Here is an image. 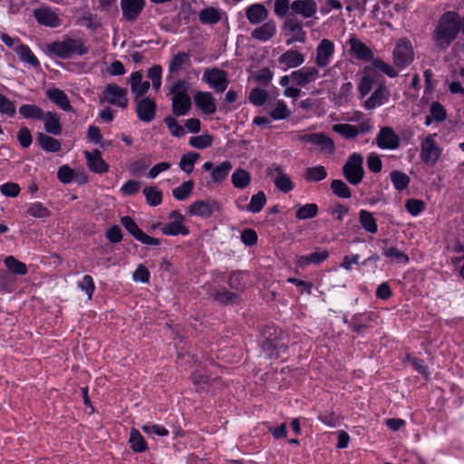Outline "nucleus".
<instances>
[{"label":"nucleus","mask_w":464,"mask_h":464,"mask_svg":"<svg viewBox=\"0 0 464 464\" xmlns=\"http://www.w3.org/2000/svg\"><path fill=\"white\" fill-rule=\"evenodd\" d=\"M142 192L149 205L156 207L162 202V192L156 187H146Z\"/></svg>","instance_id":"45"},{"label":"nucleus","mask_w":464,"mask_h":464,"mask_svg":"<svg viewBox=\"0 0 464 464\" xmlns=\"http://www.w3.org/2000/svg\"><path fill=\"white\" fill-rule=\"evenodd\" d=\"M318 212V208L314 203L305 204L304 206H302L299 208V209L296 211L295 217L298 219H307L312 218L314 216H316Z\"/></svg>","instance_id":"58"},{"label":"nucleus","mask_w":464,"mask_h":464,"mask_svg":"<svg viewBox=\"0 0 464 464\" xmlns=\"http://www.w3.org/2000/svg\"><path fill=\"white\" fill-rule=\"evenodd\" d=\"M190 380L193 385L197 387V391H204L205 385H208L209 382V377L205 375L198 371H195L190 375Z\"/></svg>","instance_id":"62"},{"label":"nucleus","mask_w":464,"mask_h":464,"mask_svg":"<svg viewBox=\"0 0 464 464\" xmlns=\"http://www.w3.org/2000/svg\"><path fill=\"white\" fill-rule=\"evenodd\" d=\"M296 140L300 142H307L319 146L321 150L333 153L335 150L334 143L331 138L324 133H304L296 136Z\"/></svg>","instance_id":"7"},{"label":"nucleus","mask_w":464,"mask_h":464,"mask_svg":"<svg viewBox=\"0 0 464 464\" xmlns=\"http://www.w3.org/2000/svg\"><path fill=\"white\" fill-rule=\"evenodd\" d=\"M215 202L198 200L190 205L189 212L199 217L208 218L213 213V206Z\"/></svg>","instance_id":"32"},{"label":"nucleus","mask_w":464,"mask_h":464,"mask_svg":"<svg viewBox=\"0 0 464 464\" xmlns=\"http://www.w3.org/2000/svg\"><path fill=\"white\" fill-rule=\"evenodd\" d=\"M150 273L149 269L143 264H140L133 272V281L146 284L150 282Z\"/></svg>","instance_id":"64"},{"label":"nucleus","mask_w":464,"mask_h":464,"mask_svg":"<svg viewBox=\"0 0 464 464\" xmlns=\"http://www.w3.org/2000/svg\"><path fill=\"white\" fill-rule=\"evenodd\" d=\"M233 168L229 160H225L219 165L215 167L211 172V179L214 183H220L224 181Z\"/></svg>","instance_id":"35"},{"label":"nucleus","mask_w":464,"mask_h":464,"mask_svg":"<svg viewBox=\"0 0 464 464\" xmlns=\"http://www.w3.org/2000/svg\"><path fill=\"white\" fill-rule=\"evenodd\" d=\"M89 169L95 173H104L108 171L109 166L102 160V153L99 150L95 149L92 152L84 151Z\"/></svg>","instance_id":"18"},{"label":"nucleus","mask_w":464,"mask_h":464,"mask_svg":"<svg viewBox=\"0 0 464 464\" xmlns=\"http://www.w3.org/2000/svg\"><path fill=\"white\" fill-rule=\"evenodd\" d=\"M461 28L459 15L455 12L443 14L435 30V40L441 48L448 47L457 37Z\"/></svg>","instance_id":"1"},{"label":"nucleus","mask_w":464,"mask_h":464,"mask_svg":"<svg viewBox=\"0 0 464 464\" xmlns=\"http://www.w3.org/2000/svg\"><path fill=\"white\" fill-rule=\"evenodd\" d=\"M327 177V171L324 166L307 168L304 172V179L310 182H318Z\"/></svg>","instance_id":"43"},{"label":"nucleus","mask_w":464,"mask_h":464,"mask_svg":"<svg viewBox=\"0 0 464 464\" xmlns=\"http://www.w3.org/2000/svg\"><path fill=\"white\" fill-rule=\"evenodd\" d=\"M69 58L72 54L84 55L88 53L89 48L85 45L84 41L81 38H66Z\"/></svg>","instance_id":"38"},{"label":"nucleus","mask_w":464,"mask_h":464,"mask_svg":"<svg viewBox=\"0 0 464 464\" xmlns=\"http://www.w3.org/2000/svg\"><path fill=\"white\" fill-rule=\"evenodd\" d=\"M145 5V0H121V7L123 17L129 21H135Z\"/></svg>","instance_id":"12"},{"label":"nucleus","mask_w":464,"mask_h":464,"mask_svg":"<svg viewBox=\"0 0 464 464\" xmlns=\"http://www.w3.org/2000/svg\"><path fill=\"white\" fill-rule=\"evenodd\" d=\"M196 106L205 114L211 115L217 111L212 94L208 92H197L194 95Z\"/></svg>","instance_id":"14"},{"label":"nucleus","mask_w":464,"mask_h":464,"mask_svg":"<svg viewBox=\"0 0 464 464\" xmlns=\"http://www.w3.org/2000/svg\"><path fill=\"white\" fill-rule=\"evenodd\" d=\"M283 30L288 31L292 37L286 41L287 45L295 42L304 43L306 34L303 29V23L295 15L287 17L283 24Z\"/></svg>","instance_id":"6"},{"label":"nucleus","mask_w":464,"mask_h":464,"mask_svg":"<svg viewBox=\"0 0 464 464\" xmlns=\"http://www.w3.org/2000/svg\"><path fill=\"white\" fill-rule=\"evenodd\" d=\"M334 45L332 41L323 39L316 48L315 63L319 67L328 65L330 58L334 54Z\"/></svg>","instance_id":"15"},{"label":"nucleus","mask_w":464,"mask_h":464,"mask_svg":"<svg viewBox=\"0 0 464 464\" xmlns=\"http://www.w3.org/2000/svg\"><path fill=\"white\" fill-rule=\"evenodd\" d=\"M331 189L333 193L341 198H351V190L349 187L341 179H334L331 182Z\"/></svg>","instance_id":"47"},{"label":"nucleus","mask_w":464,"mask_h":464,"mask_svg":"<svg viewBox=\"0 0 464 464\" xmlns=\"http://www.w3.org/2000/svg\"><path fill=\"white\" fill-rule=\"evenodd\" d=\"M386 89L383 85H380L377 90L366 100L364 107L368 110L374 109L381 105L385 99Z\"/></svg>","instance_id":"44"},{"label":"nucleus","mask_w":464,"mask_h":464,"mask_svg":"<svg viewBox=\"0 0 464 464\" xmlns=\"http://www.w3.org/2000/svg\"><path fill=\"white\" fill-rule=\"evenodd\" d=\"M194 187L193 180H188L183 182L180 186L173 189L172 194L178 200H185L191 194Z\"/></svg>","instance_id":"48"},{"label":"nucleus","mask_w":464,"mask_h":464,"mask_svg":"<svg viewBox=\"0 0 464 464\" xmlns=\"http://www.w3.org/2000/svg\"><path fill=\"white\" fill-rule=\"evenodd\" d=\"M333 130L346 139H353L357 136L356 126L347 123L335 124Z\"/></svg>","instance_id":"56"},{"label":"nucleus","mask_w":464,"mask_h":464,"mask_svg":"<svg viewBox=\"0 0 464 464\" xmlns=\"http://www.w3.org/2000/svg\"><path fill=\"white\" fill-rule=\"evenodd\" d=\"M171 220L162 227V232H188L183 226L184 217L177 211L170 214Z\"/></svg>","instance_id":"31"},{"label":"nucleus","mask_w":464,"mask_h":464,"mask_svg":"<svg viewBox=\"0 0 464 464\" xmlns=\"http://www.w3.org/2000/svg\"><path fill=\"white\" fill-rule=\"evenodd\" d=\"M273 169L268 168V174H272ZM274 171L276 172L277 177L275 179V185L276 188L284 193H287L294 188V184L291 181L290 178L284 173L282 168L280 166H275Z\"/></svg>","instance_id":"25"},{"label":"nucleus","mask_w":464,"mask_h":464,"mask_svg":"<svg viewBox=\"0 0 464 464\" xmlns=\"http://www.w3.org/2000/svg\"><path fill=\"white\" fill-rule=\"evenodd\" d=\"M268 93L266 90L261 88H254L249 93V101L256 106H262L266 103Z\"/></svg>","instance_id":"54"},{"label":"nucleus","mask_w":464,"mask_h":464,"mask_svg":"<svg viewBox=\"0 0 464 464\" xmlns=\"http://www.w3.org/2000/svg\"><path fill=\"white\" fill-rule=\"evenodd\" d=\"M249 276L248 272L242 270L232 271L227 280L230 288L237 292H243L246 287V278Z\"/></svg>","instance_id":"27"},{"label":"nucleus","mask_w":464,"mask_h":464,"mask_svg":"<svg viewBox=\"0 0 464 464\" xmlns=\"http://www.w3.org/2000/svg\"><path fill=\"white\" fill-rule=\"evenodd\" d=\"M189 53H179L173 55L169 64V72L178 73L183 65L189 63Z\"/></svg>","instance_id":"39"},{"label":"nucleus","mask_w":464,"mask_h":464,"mask_svg":"<svg viewBox=\"0 0 464 464\" xmlns=\"http://www.w3.org/2000/svg\"><path fill=\"white\" fill-rule=\"evenodd\" d=\"M4 264L6 268L13 274L17 276H24L28 272L27 266L19 261L14 256H8L4 259Z\"/></svg>","instance_id":"36"},{"label":"nucleus","mask_w":464,"mask_h":464,"mask_svg":"<svg viewBox=\"0 0 464 464\" xmlns=\"http://www.w3.org/2000/svg\"><path fill=\"white\" fill-rule=\"evenodd\" d=\"M291 10L295 14L310 18L317 12V4L314 0H295L291 3Z\"/></svg>","instance_id":"16"},{"label":"nucleus","mask_w":464,"mask_h":464,"mask_svg":"<svg viewBox=\"0 0 464 464\" xmlns=\"http://www.w3.org/2000/svg\"><path fill=\"white\" fill-rule=\"evenodd\" d=\"M317 419L324 424L329 427H335L338 423V416L329 410L321 411L318 413Z\"/></svg>","instance_id":"60"},{"label":"nucleus","mask_w":464,"mask_h":464,"mask_svg":"<svg viewBox=\"0 0 464 464\" xmlns=\"http://www.w3.org/2000/svg\"><path fill=\"white\" fill-rule=\"evenodd\" d=\"M77 286L88 295L89 299L92 298L95 291V284L91 276L85 275L82 279L78 282Z\"/></svg>","instance_id":"57"},{"label":"nucleus","mask_w":464,"mask_h":464,"mask_svg":"<svg viewBox=\"0 0 464 464\" xmlns=\"http://www.w3.org/2000/svg\"><path fill=\"white\" fill-rule=\"evenodd\" d=\"M359 221L363 229L367 232H377L376 219L368 210H361L359 213Z\"/></svg>","instance_id":"41"},{"label":"nucleus","mask_w":464,"mask_h":464,"mask_svg":"<svg viewBox=\"0 0 464 464\" xmlns=\"http://www.w3.org/2000/svg\"><path fill=\"white\" fill-rule=\"evenodd\" d=\"M276 34V24L274 20L266 21L260 26L255 28L251 33L253 39L266 42L272 39Z\"/></svg>","instance_id":"19"},{"label":"nucleus","mask_w":464,"mask_h":464,"mask_svg":"<svg viewBox=\"0 0 464 464\" xmlns=\"http://www.w3.org/2000/svg\"><path fill=\"white\" fill-rule=\"evenodd\" d=\"M269 12L262 4H253L246 9V16L252 24H258L268 18Z\"/></svg>","instance_id":"21"},{"label":"nucleus","mask_w":464,"mask_h":464,"mask_svg":"<svg viewBox=\"0 0 464 464\" xmlns=\"http://www.w3.org/2000/svg\"><path fill=\"white\" fill-rule=\"evenodd\" d=\"M172 113L175 116L186 115L191 109V100L188 95L173 96L171 99Z\"/></svg>","instance_id":"26"},{"label":"nucleus","mask_w":464,"mask_h":464,"mask_svg":"<svg viewBox=\"0 0 464 464\" xmlns=\"http://www.w3.org/2000/svg\"><path fill=\"white\" fill-rule=\"evenodd\" d=\"M141 430L149 436L157 435L166 437L169 435V430L160 424H144L141 426Z\"/></svg>","instance_id":"61"},{"label":"nucleus","mask_w":464,"mask_h":464,"mask_svg":"<svg viewBox=\"0 0 464 464\" xmlns=\"http://www.w3.org/2000/svg\"><path fill=\"white\" fill-rule=\"evenodd\" d=\"M281 330L275 325H265L262 330L264 341L261 349L266 357L270 360L278 359L282 353H285L288 346L282 343Z\"/></svg>","instance_id":"2"},{"label":"nucleus","mask_w":464,"mask_h":464,"mask_svg":"<svg viewBox=\"0 0 464 464\" xmlns=\"http://www.w3.org/2000/svg\"><path fill=\"white\" fill-rule=\"evenodd\" d=\"M210 296L212 299L220 305H233L240 302L241 298L237 293L230 292L224 286L215 287Z\"/></svg>","instance_id":"10"},{"label":"nucleus","mask_w":464,"mask_h":464,"mask_svg":"<svg viewBox=\"0 0 464 464\" xmlns=\"http://www.w3.org/2000/svg\"><path fill=\"white\" fill-rule=\"evenodd\" d=\"M251 181V176L248 171L244 169L238 168L231 176V182L237 188H246Z\"/></svg>","instance_id":"37"},{"label":"nucleus","mask_w":464,"mask_h":464,"mask_svg":"<svg viewBox=\"0 0 464 464\" xmlns=\"http://www.w3.org/2000/svg\"><path fill=\"white\" fill-rule=\"evenodd\" d=\"M213 140L214 139L210 134L205 133L199 136L191 137L188 143L193 148L203 150L210 147Z\"/></svg>","instance_id":"49"},{"label":"nucleus","mask_w":464,"mask_h":464,"mask_svg":"<svg viewBox=\"0 0 464 464\" xmlns=\"http://www.w3.org/2000/svg\"><path fill=\"white\" fill-rule=\"evenodd\" d=\"M393 64L398 70H402L406 66V41L401 39L393 50Z\"/></svg>","instance_id":"33"},{"label":"nucleus","mask_w":464,"mask_h":464,"mask_svg":"<svg viewBox=\"0 0 464 464\" xmlns=\"http://www.w3.org/2000/svg\"><path fill=\"white\" fill-rule=\"evenodd\" d=\"M104 100L121 108L128 106L127 89L119 87L116 83H110L103 91Z\"/></svg>","instance_id":"9"},{"label":"nucleus","mask_w":464,"mask_h":464,"mask_svg":"<svg viewBox=\"0 0 464 464\" xmlns=\"http://www.w3.org/2000/svg\"><path fill=\"white\" fill-rule=\"evenodd\" d=\"M198 18L203 24H215L221 19L219 12L214 7H207L200 11Z\"/></svg>","instance_id":"42"},{"label":"nucleus","mask_w":464,"mask_h":464,"mask_svg":"<svg viewBox=\"0 0 464 464\" xmlns=\"http://www.w3.org/2000/svg\"><path fill=\"white\" fill-rule=\"evenodd\" d=\"M330 253L328 250H319L306 254L297 255L295 264L298 268L304 269L308 266H319L328 259Z\"/></svg>","instance_id":"8"},{"label":"nucleus","mask_w":464,"mask_h":464,"mask_svg":"<svg viewBox=\"0 0 464 464\" xmlns=\"http://www.w3.org/2000/svg\"><path fill=\"white\" fill-rule=\"evenodd\" d=\"M362 163V156L359 153H353L343 166V177L350 184L356 186L362 181L364 177Z\"/></svg>","instance_id":"3"},{"label":"nucleus","mask_w":464,"mask_h":464,"mask_svg":"<svg viewBox=\"0 0 464 464\" xmlns=\"http://www.w3.org/2000/svg\"><path fill=\"white\" fill-rule=\"evenodd\" d=\"M134 101L136 102V114L139 120L143 122L152 121L156 117V102L149 96Z\"/></svg>","instance_id":"5"},{"label":"nucleus","mask_w":464,"mask_h":464,"mask_svg":"<svg viewBox=\"0 0 464 464\" xmlns=\"http://www.w3.org/2000/svg\"><path fill=\"white\" fill-rule=\"evenodd\" d=\"M318 75L319 71L315 67H307L293 72L291 76L297 85L304 86L314 82Z\"/></svg>","instance_id":"22"},{"label":"nucleus","mask_w":464,"mask_h":464,"mask_svg":"<svg viewBox=\"0 0 464 464\" xmlns=\"http://www.w3.org/2000/svg\"><path fill=\"white\" fill-rule=\"evenodd\" d=\"M304 61V55L298 51L289 50L280 55L278 62L287 67L295 68L301 65Z\"/></svg>","instance_id":"30"},{"label":"nucleus","mask_w":464,"mask_h":464,"mask_svg":"<svg viewBox=\"0 0 464 464\" xmlns=\"http://www.w3.org/2000/svg\"><path fill=\"white\" fill-rule=\"evenodd\" d=\"M203 80L217 92H225L229 83L227 72L218 68L206 70Z\"/></svg>","instance_id":"4"},{"label":"nucleus","mask_w":464,"mask_h":464,"mask_svg":"<svg viewBox=\"0 0 464 464\" xmlns=\"http://www.w3.org/2000/svg\"><path fill=\"white\" fill-rule=\"evenodd\" d=\"M43 119L44 120V129L47 133L53 135L61 134L62 125L56 112L47 111Z\"/></svg>","instance_id":"29"},{"label":"nucleus","mask_w":464,"mask_h":464,"mask_svg":"<svg viewBox=\"0 0 464 464\" xmlns=\"http://www.w3.org/2000/svg\"><path fill=\"white\" fill-rule=\"evenodd\" d=\"M48 49L51 53L62 59H68V47L66 39L61 42H53L49 44Z\"/></svg>","instance_id":"53"},{"label":"nucleus","mask_w":464,"mask_h":464,"mask_svg":"<svg viewBox=\"0 0 464 464\" xmlns=\"http://www.w3.org/2000/svg\"><path fill=\"white\" fill-rule=\"evenodd\" d=\"M36 21L45 26L57 27L61 24L58 15L49 7H43L34 10Z\"/></svg>","instance_id":"20"},{"label":"nucleus","mask_w":464,"mask_h":464,"mask_svg":"<svg viewBox=\"0 0 464 464\" xmlns=\"http://www.w3.org/2000/svg\"><path fill=\"white\" fill-rule=\"evenodd\" d=\"M370 321V316L365 314H355L351 320H348L347 317L343 318V323L347 324L351 331L356 334H361L367 329Z\"/></svg>","instance_id":"24"},{"label":"nucleus","mask_w":464,"mask_h":464,"mask_svg":"<svg viewBox=\"0 0 464 464\" xmlns=\"http://www.w3.org/2000/svg\"><path fill=\"white\" fill-rule=\"evenodd\" d=\"M199 157L198 153L193 151L184 154L181 157L179 168L187 174H190L193 171L194 165Z\"/></svg>","instance_id":"46"},{"label":"nucleus","mask_w":464,"mask_h":464,"mask_svg":"<svg viewBox=\"0 0 464 464\" xmlns=\"http://www.w3.org/2000/svg\"><path fill=\"white\" fill-rule=\"evenodd\" d=\"M37 142L43 150L49 152H58L61 150L58 140L42 132L37 134Z\"/></svg>","instance_id":"34"},{"label":"nucleus","mask_w":464,"mask_h":464,"mask_svg":"<svg viewBox=\"0 0 464 464\" xmlns=\"http://www.w3.org/2000/svg\"><path fill=\"white\" fill-rule=\"evenodd\" d=\"M421 159L426 164L433 165L440 157V149L431 136L426 137L421 142Z\"/></svg>","instance_id":"13"},{"label":"nucleus","mask_w":464,"mask_h":464,"mask_svg":"<svg viewBox=\"0 0 464 464\" xmlns=\"http://www.w3.org/2000/svg\"><path fill=\"white\" fill-rule=\"evenodd\" d=\"M49 100L65 111H72V107L65 92L58 88H51L46 91Z\"/></svg>","instance_id":"23"},{"label":"nucleus","mask_w":464,"mask_h":464,"mask_svg":"<svg viewBox=\"0 0 464 464\" xmlns=\"http://www.w3.org/2000/svg\"><path fill=\"white\" fill-rule=\"evenodd\" d=\"M372 66L392 78L398 75L399 70L395 66H391L381 59H373Z\"/></svg>","instance_id":"59"},{"label":"nucleus","mask_w":464,"mask_h":464,"mask_svg":"<svg viewBox=\"0 0 464 464\" xmlns=\"http://www.w3.org/2000/svg\"><path fill=\"white\" fill-rule=\"evenodd\" d=\"M350 45V52L357 59L362 61H373V52L362 41L355 37H352L348 41Z\"/></svg>","instance_id":"17"},{"label":"nucleus","mask_w":464,"mask_h":464,"mask_svg":"<svg viewBox=\"0 0 464 464\" xmlns=\"http://www.w3.org/2000/svg\"><path fill=\"white\" fill-rule=\"evenodd\" d=\"M128 442L130 444V448L135 453H142L149 449L148 442L141 433L135 428L130 429Z\"/></svg>","instance_id":"28"},{"label":"nucleus","mask_w":464,"mask_h":464,"mask_svg":"<svg viewBox=\"0 0 464 464\" xmlns=\"http://www.w3.org/2000/svg\"><path fill=\"white\" fill-rule=\"evenodd\" d=\"M19 113L25 119L42 120L44 116V111L34 104H23Z\"/></svg>","instance_id":"40"},{"label":"nucleus","mask_w":464,"mask_h":464,"mask_svg":"<svg viewBox=\"0 0 464 464\" xmlns=\"http://www.w3.org/2000/svg\"><path fill=\"white\" fill-rule=\"evenodd\" d=\"M165 123L167 124L170 133L175 137H182L186 134L185 129L181 126L176 118L171 115L167 116L164 119Z\"/></svg>","instance_id":"55"},{"label":"nucleus","mask_w":464,"mask_h":464,"mask_svg":"<svg viewBox=\"0 0 464 464\" xmlns=\"http://www.w3.org/2000/svg\"><path fill=\"white\" fill-rule=\"evenodd\" d=\"M266 202V198L265 193L263 191H258L256 195L252 196L246 209L252 213H258L264 208Z\"/></svg>","instance_id":"50"},{"label":"nucleus","mask_w":464,"mask_h":464,"mask_svg":"<svg viewBox=\"0 0 464 464\" xmlns=\"http://www.w3.org/2000/svg\"><path fill=\"white\" fill-rule=\"evenodd\" d=\"M17 54L23 62L28 63L33 66H38L39 62L30 48L26 45L20 44L17 49Z\"/></svg>","instance_id":"52"},{"label":"nucleus","mask_w":464,"mask_h":464,"mask_svg":"<svg viewBox=\"0 0 464 464\" xmlns=\"http://www.w3.org/2000/svg\"><path fill=\"white\" fill-rule=\"evenodd\" d=\"M290 111L287 109L286 104L283 101H278L276 108L270 112V116L274 120H285L288 118Z\"/></svg>","instance_id":"63"},{"label":"nucleus","mask_w":464,"mask_h":464,"mask_svg":"<svg viewBox=\"0 0 464 464\" xmlns=\"http://www.w3.org/2000/svg\"><path fill=\"white\" fill-rule=\"evenodd\" d=\"M376 143L379 148L394 150L400 146V139L390 127H382L377 135Z\"/></svg>","instance_id":"11"},{"label":"nucleus","mask_w":464,"mask_h":464,"mask_svg":"<svg viewBox=\"0 0 464 464\" xmlns=\"http://www.w3.org/2000/svg\"><path fill=\"white\" fill-rule=\"evenodd\" d=\"M190 88V83L184 80V79H179L175 81L169 89V93L173 96H179V95H188V92Z\"/></svg>","instance_id":"51"}]
</instances>
